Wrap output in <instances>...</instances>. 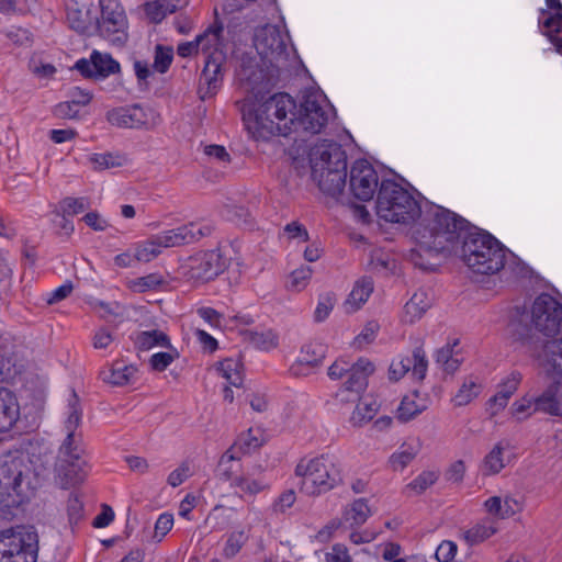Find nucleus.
<instances>
[{"instance_id":"nucleus-30","label":"nucleus","mask_w":562,"mask_h":562,"mask_svg":"<svg viewBox=\"0 0 562 562\" xmlns=\"http://www.w3.org/2000/svg\"><path fill=\"white\" fill-rule=\"evenodd\" d=\"M181 0H155L145 4V13L150 22L160 23L168 14L175 13Z\"/></svg>"},{"instance_id":"nucleus-4","label":"nucleus","mask_w":562,"mask_h":562,"mask_svg":"<svg viewBox=\"0 0 562 562\" xmlns=\"http://www.w3.org/2000/svg\"><path fill=\"white\" fill-rule=\"evenodd\" d=\"M81 417L82 411L79 397L75 390H71L68 400V417L65 422L67 435L59 448L57 465L58 476L65 488L81 484L90 471V465L85 457L81 435L76 434V429L81 423Z\"/></svg>"},{"instance_id":"nucleus-57","label":"nucleus","mask_w":562,"mask_h":562,"mask_svg":"<svg viewBox=\"0 0 562 562\" xmlns=\"http://www.w3.org/2000/svg\"><path fill=\"white\" fill-rule=\"evenodd\" d=\"M54 115L59 119H75L78 115L79 106L72 100L58 103L54 108Z\"/></svg>"},{"instance_id":"nucleus-34","label":"nucleus","mask_w":562,"mask_h":562,"mask_svg":"<svg viewBox=\"0 0 562 562\" xmlns=\"http://www.w3.org/2000/svg\"><path fill=\"white\" fill-rule=\"evenodd\" d=\"M521 382V374L517 371L512 372L504 381L498 384L496 394L491 398L494 405L504 408L510 396L516 392Z\"/></svg>"},{"instance_id":"nucleus-45","label":"nucleus","mask_w":562,"mask_h":562,"mask_svg":"<svg viewBox=\"0 0 562 562\" xmlns=\"http://www.w3.org/2000/svg\"><path fill=\"white\" fill-rule=\"evenodd\" d=\"M439 475L435 471H424L405 486V492H413L414 494L419 495L434 485Z\"/></svg>"},{"instance_id":"nucleus-2","label":"nucleus","mask_w":562,"mask_h":562,"mask_svg":"<svg viewBox=\"0 0 562 562\" xmlns=\"http://www.w3.org/2000/svg\"><path fill=\"white\" fill-rule=\"evenodd\" d=\"M531 321L535 328L547 337L561 334L560 338L544 341L540 351L532 337L521 339L529 346L548 375L562 379V304L552 295L541 293L532 304Z\"/></svg>"},{"instance_id":"nucleus-33","label":"nucleus","mask_w":562,"mask_h":562,"mask_svg":"<svg viewBox=\"0 0 562 562\" xmlns=\"http://www.w3.org/2000/svg\"><path fill=\"white\" fill-rule=\"evenodd\" d=\"M497 527L495 521L492 518L487 517L481 519L471 528L465 530L464 539L469 544L473 546L488 539L490 537L495 535Z\"/></svg>"},{"instance_id":"nucleus-32","label":"nucleus","mask_w":562,"mask_h":562,"mask_svg":"<svg viewBox=\"0 0 562 562\" xmlns=\"http://www.w3.org/2000/svg\"><path fill=\"white\" fill-rule=\"evenodd\" d=\"M89 161L95 171L119 168L127 162V157L119 151L95 153L90 155Z\"/></svg>"},{"instance_id":"nucleus-47","label":"nucleus","mask_w":562,"mask_h":562,"mask_svg":"<svg viewBox=\"0 0 562 562\" xmlns=\"http://www.w3.org/2000/svg\"><path fill=\"white\" fill-rule=\"evenodd\" d=\"M67 516H68V522L74 530V527L78 525V522L83 518V503L76 493H70L68 501H67Z\"/></svg>"},{"instance_id":"nucleus-50","label":"nucleus","mask_w":562,"mask_h":562,"mask_svg":"<svg viewBox=\"0 0 562 562\" xmlns=\"http://www.w3.org/2000/svg\"><path fill=\"white\" fill-rule=\"evenodd\" d=\"M313 270L308 266L300 267L290 274L289 288L294 291H302L308 284Z\"/></svg>"},{"instance_id":"nucleus-36","label":"nucleus","mask_w":562,"mask_h":562,"mask_svg":"<svg viewBox=\"0 0 562 562\" xmlns=\"http://www.w3.org/2000/svg\"><path fill=\"white\" fill-rule=\"evenodd\" d=\"M418 445L404 442L389 458V464L393 471H403L417 456Z\"/></svg>"},{"instance_id":"nucleus-18","label":"nucleus","mask_w":562,"mask_h":562,"mask_svg":"<svg viewBox=\"0 0 562 562\" xmlns=\"http://www.w3.org/2000/svg\"><path fill=\"white\" fill-rule=\"evenodd\" d=\"M374 371L371 361L360 358L356 363L350 364L346 372L347 381L338 390L337 396L341 402H355L360 398L361 393L368 386V378Z\"/></svg>"},{"instance_id":"nucleus-63","label":"nucleus","mask_w":562,"mask_h":562,"mask_svg":"<svg viewBox=\"0 0 562 562\" xmlns=\"http://www.w3.org/2000/svg\"><path fill=\"white\" fill-rule=\"evenodd\" d=\"M114 340L110 330L105 327L99 328L92 336V346L95 349H106Z\"/></svg>"},{"instance_id":"nucleus-41","label":"nucleus","mask_w":562,"mask_h":562,"mask_svg":"<svg viewBox=\"0 0 562 562\" xmlns=\"http://www.w3.org/2000/svg\"><path fill=\"white\" fill-rule=\"evenodd\" d=\"M482 391V385L476 381L469 379L464 381L453 397L456 406H465L471 403Z\"/></svg>"},{"instance_id":"nucleus-55","label":"nucleus","mask_w":562,"mask_h":562,"mask_svg":"<svg viewBox=\"0 0 562 562\" xmlns=\"http://www.w3.org/2000/svg\"><path fill=\"white\" fill-rule=\"evenodd\" d=\"M412 361L411 357H403L397 361H393L389 369V375L391 380L398 381L407 372L411 371Z\"/></svg>"},{"instance_id":"nucleus-61","label":"nucleus","mask_w":562,"mask_h":562,"mask_svg":"<svg viewBox=\"0 0 562 562\" xmlns=\"http://www.w3.org/2000/svg\"><path fill=\"white\" fill-rule=\"evenodd\" d=\"M175 360V356L170 352H157L150 357L149 363L153 370L162 372Z\"/></svg>"},{"instance_id":"nucleus-53","label":"nucleus","mask_w":562,"mask_h":562,"mask_svg":"<svg viewBox=\"0 0 562 562\" xmlns=\"http://www.w3.org/2000/svg\"><path fill=\"white\" fill-rule=\"evenodd\" d=\"M335 302V296L331 293L319 295L318 303L314 312L315 322L321 323L325 321L333 311Z\"/></svg>"},{"instance_id":"nucleus-56","label":"nucleus","mask_w":562,"mask_h":562,"mask_svg":"<svg viewBox=\"0 0 562 562\" xmlns=\"http://www.w3.org/2000/svg\"><path fill=\"white\" fill-rule=\"evenodd\" d=\"M324 559L326 562H351L347 547L341 543H336L330 551L324 552Z\"/></svg>"},{"instance_id":"nucleus-16","label":"nucleus","mask_w":562,"mask_h":562,"mask_svg":"<svg viewBox=\"0 0 562 562\" xmlns=\"http://www.w3.org/2000/svg\"><path fill=\"white\" fill-rule=\"evenodd\" d=\"M227 268V259L220 248L200 251L188 259L186 276L196 282L215 279Z\"/></svg>"},{"instance_id":"nucleus-1","label":"nucleus","mask_w":562,"mask_h":562,"mask_svg":"<svg viewBox=\"0 0 562 562\" xmlns=\"http://www.w3.org/2000/svg\"><path fill=\"white\" fill-rule=\"evenodd\" d=\"M468 221L457 213L438 206L423 231H417L419 238L416 248L412 249L408 259L417 268L432 271L438 266L440 254L452 255L459 247V239L464 233Z\"/></svg>"},{"instance_id":"nucleus-39","label":"nucleus","mask_w":562,"mask_h":562,"mask_svg":"<svg viewBox=\"0 0 562 562\" xmlns=\"http://www.w3.org/2000/svg\"><path fill=\"white\" fill-rule=\"evenodd\" d=\"M370 515L371 510L367 501L364 498H358L346 509L344 519L350 522L351 526H361L367 521Z\"/></svg>"},{"instance_id":"nucleus-48","label":"nucleus","mask_w":562,"mask_h":562,"mask_svg":"<svg viewBox=\"0 0 562 562\" xmlns=\"http://www.w3.org/2000/svg\"><path fill=\"white\" fill-rule=\"evenodd\" d=\"M59 207L65 214L74 216L89 209V201L87 198L67 196L60 201Z\"/></svg>"},{"instance_id":"nucleus-13","label":"nucleus","mask_w":562,"mask_h":562,"mask_svg":"<svg viewBox=\"0 0 562 562\" xmlns=\"http://www.w3.org/2000/svg\"><path fill=\"white\" fill-rule=\"evenodd\" d=\"M100 18L95 19V32L112 45L123 46L128 38V21L119 0H99Z\"/></svg>"},{"instance_id":"nucleus-5","label":"nucleus","mask_w":562,"mask_h":562,"mask_svg":"<svg viewBox=\"0 0 562 562\" xmlns=\"http://www.w3.org/2000/svg\"><path fill=\"white\" fill-rule=\"evenodd\" d=\"M37 475L23 457H10L0 464V519H12L34 495Z\"/></svg>"},{"instance_id":"nucleus-11","label":"nucleus","mask_w":562,"mask_h":562,"mask_svg":"<svg viewBox=\"0 0 562 562\" xmlns=\"http://www.w3.org/2000/svg\"><path fill=\"white\" fill-rule=\"evenodd\" d=\"M38 537L32 527L0 531V562H36Z\"/></svg>"},{"instance_id":"nucleus-46","label":"nucleus","mask_w":562,"mask_h":562,"mask_svg":"<svg viewBox=\"0 0 562 562\" xmlns=\"http://www.w3.org/2000/svg\"><path fill=\"white\" fill-rule=\"evenodd\" d=\"M161 252L160 246L155 240V236L138 245L135 251L137 262H148Z\"/></svg>"},{"instance_id":"nucleus-9","label":"nucleus","mask_w":562,"mask_h":562,"mask_svg":"<svg viewBox=\"0 0 562 562\" xmlns=\"http://www.w3.org/2000/svg\"><path fill=\"white\" fill-rule=\"evenodd\" d=\"M378 215L391 223L409 224L420 216L416 199L393 180H382L376 199Z\"/></svg>"},{"instance_id":"nucleus-6","label":"nucleus","mask_w":562,"mask_h":562,"mask_svg":"<svg viewBox=\"0 0 562 562\" xmlns=\"http://www.w3.org/2000/svg\"><path fill=\"white\" fill-rule=\"evenodd\" d=\"M453 254L459 255L469 269L479 274L498 272L506 259L504 246L490 233L472 227L469 222Z\"/></svg>"},{"instance_id":"nucleus-38","label":"nucleus","mask_w":562,"mask_h":562,"mask_svg":"<svg viewBox=\"0 0 562 562\" xmlns=\"http://www.w3.org/2000/svg\"><path fill=\"white\" fill-rule=\"evenodd\" d=\"M417 394L406 395L402 398L400 406L396 411L398 420L407 423L414 419L417 415L422 414L426 409L425 404H418L416 402Z\"/></svg>"},{"instance_id":"nucleus-40","label":"nucleus","mask_w":562,"mask_h":562,"mask_svg":"<svg viewBox=\"0 0 562 562\" xmlns=\"http://www.w3.org/2000/svg\"><path fill=\"white\" fill-rule=\"evenodd\" d=\"M326 347L317 341H311L305 344L300 351L299 358L305 364L312 366L313 368L319 366L325 358Z\"/></svg>"},{"instance_id":"nucleus-58","label":"nucleus","mask_w":562,"mask_h":562,"mask_svg":"<svg viewBox=\"0 0 562 562\" xmlns=\"http://www.w3.org/2000/svg\"><path fill=\"white\" fill-rule=\"evenodd\" d=\"M456 553L457 544L452 541L445 540L438 546L435 557L438 562H450L454 558Z\"/></svg>"},{"instance_id":"nucleus-37","label":"nucleus","mask_w":562,"mask_h":562,"mask_svg":"<svg viewBox=\"0 0 562 562\" xmlns=\"http://www.w3.org/2000/svg\"><path fill=\"white\" fill-rule=\"evenodd\" d=\"M243 364L238 359L227 358L218 363L217 370L224 379L233 386H240L243 383Z\"/></svg>"},{"instance_id":"nucleus-60","label":"nucleus","mask_w":562,"mask_h":562,"mask_svg":"<svg viewBox=\"0 0 562 562\" xmlns=\"http://www.w3.org/2000/svg\"><path fill=\"white\" fill-rule=\"evenodd\" d=\"M513 412L517 418L521 419L535 411V397L525 396L513 404Z\"/></svg>"},{"instance_id":"nucleus-10","label":"nucleus","mask_w":562,"mask_h":562,"mask_svg":"<svg viewBox=\"0 0 562 562\" xmlns=\"http://www.w3.org/2000/svg\"><path fill=\"white\" fill-rule=\"evenodd\" d=\"M295 475L301 477L300 491L307 496L325 494L341 482L337 461L328 454L302 459L295 467Z\"/></svg>"},{"instance_id":"nucleus-17","label":"nucleus","mask_w":562,"mask_h":562,"mask_svg":"<svg viewBox=\"0 0 562 562\" xmlns=\"http://www.w3.org/2000/svg\"><path fill=\"white\" fill-rule=\"evenodd\" d=\"M212 232L213 227L210 224L190 222L154 236L160 248H168L196 243L203 237L210 236Z\"/></svg>"},{"instance_id":"nucleus-20","label":"nucleus","mask_w":562,"mask_h":562,"mask_svg":"<svg viewBox=\"0 0 562 562\" xmlns=\"http://www.w3.org/2000/svg\"><path fill=\"white\" fill-rule=\"evenodd\" d=\"M75 68L87 78L109 77L120 71V64L110 54L93 50L90 59H79Z\"/></svg>"},{"instance_id":"nucleus-28","label":"nucleus","mask_w":562,"mask_h":562,"mask_svg":"<svg viewBox=\"0 0 562 562\" xmlns=\"http://www.w3.org/2000/svg\"><path fill=\"white\" fill-rule=\"evenodd\" d=\"M507 445L503 441L497 442L491 451L484 457L480 465V471L484 476L498 474L506 465L504 452Z\"/></svg>"},{"instance_id":"nucleus-22","label":"nucleus","mask_w":562,"mask_h":562,"mask_svg":"<svg viewBox=\"0 0 562 562\" xmlns=\"http://www.w3.org/2000/svg\"><path fill=\"white\" fill-rule=\"evenodd\" d=\"M20 416V406L13 392L0 387V432L10 430Z\"/></svg>"},{"instance_id":"nucleus-43","label":"nucleus","mask_w":562,"mask_h":562,"mask_svg":"<svg viewBox=\"0 0 562 562\" xmlns=\"http://www.w3.org/2000/svg\"><path fill=\"white\" fill-rule=\"evenodd\" d=\"M379 405L375 401H360L351 415V422L356 426H361L370 422L376 414Z\"/></svg>"},{"instance_id":"nucleus-23","label":"nucleus","mask_w":562,"mask_h":562,"mask_svg":"<svg viewBox=\"0 0 562 562\" xmlns=\"http://www.w3.org/2000/svg\"><path fill=\"white\" fill-rule=\"evenodd\" d=\"M535 411L562 415V383H552L540 396L535 397Z\"/></svg>"},{"instance_id":"nucleus-35","label":"nucleus","mask_w":562,"mask_h":562,"mask_svg":"<svg viewBox=\"0 0 562 562\" xmlns=\"http://www.w3.org/2000/svg\"><path fill=\"white\" fill-rule=\"evenodd\" d=\"M135 347L140 351H147L153 347H170L169 337L161 330L153 329L138 333L134 338Z\"/></svg>"},{"instance_id":"nucleus-12","label":"nucleus","mask_w":562,"mask_h":562,"mask_svg":"<svg viewBox=\"0 0 562 562\" xmlns=\"http://www.w3.org/2000/svg\"><path fill=\"white\" fill-rule=\"evenodd\" d=\"M288 34L277 25L267 24L256 30L254 46L262 64L280 70L286 66L290 50L286 44Z\"/></svg>"},{"instance_id":"nucleus-8","label":"nucleus","mask_w":562,"mask_h":562,"mask_svg":"<svg viewBox=\"0 0 562 562\" xmlns=\"http://www.w3.org/2000/svg\"><path fill=\"white\" fill-rule=\"evenodd\" d=\"M314 173L319 172V189L329 195L342 192L347 178V156L337 143H324L311 154Z\"/></svg>"},{"instance_id":"nucleus-49","label":"nucleus","mask_w":562,"mask_h":562,"mask_svg":"<svg viewBox=\"0 0 562 562\" xmlns=\"http://www.w3.org/2000/svg\"><path fill=\"white\" fill-rule=\"evenodd\" d=\"M173 50L171 47H165L162 45H157L155 50V59L153 67L156 71L160 74H165L172 61Z\"/></svg>"},{"instance_id":"nucleus-3","label":"nucleus","mask_w":562,"mask_h":562,"mask_svg":"<svg viewBox=\"0 0 562 562\" xmlns=\"http://www.w3.org/2000/svg\"><path fill=\"white\" fill-rule=\"evenodd\" d=\"M246 105L241 108L243 120L254 138L269 139L274 135L288 136L293 132L296 104L290 94L276 93L256 109H246Z\"/></svg>"},{"instance_id":"nucleus-51","label":"nucleus","mask_w":562,"mask_h":562,"mask_svg":"<svg viewBox=\"0 0 562 562\" xmlns=\"http://www.w3.org/2000/svg\"><path fill=\"white\" fill-rule=\"evenodd\" d=\"M165 282L164 278L158 273H150L145 277L137 278L133 281V290L139 293L155 290Z\"/></svg>"},{"instance_id":"nucleus-54","label":"nucleus","mask_w":562,"mask_h":562,"mask_svg":"<svg viewBox=\"0 0 562 562\" xmlns=\"http://www.w3.org/2000/svg\"><path fill=\"white\" fill-rule=\"evenodd\" d=\"M296 501V495L293 490H286L276 498L271 505V512L274 515L285 514Z\"/></svg>"},{"instance_id":"nucleus-19","label":"nucleus","mask_w":562,"mask_h":562,"mask_svg":"<svg viewBox=\"0 0 562 562\" xmlns=\"http://www.w3.org/2000/svg\"><path fill=\"white\" fill-rule=\"evenodd\" d=\"M349 184L355 198L364 202L370 201L378 189V173L368 160H357L350 170Z\"/></svg>"},{"instance_id":"nucleus-64","label":"nucleus","mask_w":562,"mask_h":562,"mask_svg":"<svg viewBox=\"0 0 562 562\" xmlns=\"http://www.w3.org/2000/svg\"><path fill=\"white\" fill-rule=\"evenodd\" d=\"M190 476V467L187 463H182L179 468L173 470L167 479L170 486L177 487L181 485Z\"/></svg>"},{"instance_id":"nucleus-27","label":"nucleus","mask_w":562,"mask_h":562,"mask_svg":"<svg viewBox=\"0 0 562 562\" xmlns=\"http://www.w3.org/2000/svg\"><path fill=\"white\" fill-rule=\"evenodd\" d=\"M137 373V368L132 364H125L123 361H116L111 369L103 371L102 379L112 385L123 386L131 383Z\"/></svg>"},{"instance_id":"nucleus-21","label":"nucleus","mask_w":562,"mask_h":562,"mask_svg":"<svg viewBox=\"0 0 562 562\" xmlns=\"http://www.w3.org/2000/svg\"><path fill=\"white\" fill-rule=\"evenodd\" d=\"M108 122L121 128H138L146 124L147 115L139 105L121 106L106 114Z\"/></svg>"},{"instance_id":"nucleus-24","label":"nucleus","mask_w":562,"mask_h":562,"mask_svg":"<svg viewBox=\"0 0 562 562\" xmlns=\"http://www.w3.org/2000/svg\"><path fill=\"white\" fill-rule=\"evenodd\" d=\"M67 23L69 27L81 35H92L95 32L97 15L92 14L91 9L68 8Z\"/></svg>"},{"instance_id":"nucleus-14","label":"nucleus","mask_w":562,"mask_h":562,"mask_svg":"<svg viewBox=\"0 0 562 562\" xmlns=\"http://www.w3.org/2000/svg\"><path fill=\"white\" fill-rule=\"evenodd\" d=\"M279 70L271 68L269 64H259L256 57L244 55L236 70V78L240 89L256 100L266 90Z\"/></svg>"},{"instance_id":"nucleus-59","label":"nucleus","mask_w":562,"mask_h":562,"mask_svg":"<svg viewBox=\"0 0 562 562\" xmlns=\"http://www.w3.org/2000/svg\"><path fill=\"white\" fill-rule=\"evenodd\" d=\"M173 516L169 513L159 515L155 524V537L160 541L172 528Z\"/></svg>"},{"instance_id":"nucleus-42","label":"nucleus","mask_w":562,"mask_h":562,"mask_svg":"<svg viewBox=\"0 0 562 562\" xmlns=\"http://www.w3.org/2000/svg\"><path fill=\"white\" fill-rule=\"evenodd\" d=\"M248 538L244 529L231 532L223 548V557L226 559L236 557L248 541Z\"/></svg>"},{"instance_id":"nucleus-62","label":"nucleus","mask_w":562,"mask_h":562,"mask_svg":"<svg viewBox=\"0 0 562 562\" xmlns=\"http://www.w3.org/2000/svg\"><path fill=\"white\" fill-rule=\"evenodd\" d=\"M379 329V325L375 322H369L363 330L355 338V345L362 347L373 341L375 334Z\"/></svg>"},{"instance_id":"nucleus-7","label":"nucleus","mask_w":562,"mask_h":562,"mask_svg":"<svg viewBox=\"0 0 562 562\" xmlns=\"http://www.w3.org/2000/svg\"><path fill=\"white\" fill-rule=\"evenodd\" d=\"M223 31L221 25H211L204 33L198 35L194 41L179 44L177 52L181 57H189L196 54L200 49L206 53L211 48L212 52L205 56L204 67L200 76L199 93L202 100L214 95L222 83V64L224 56L217 52L220 36Z\"/></svg>"},{"instance_id":"nucleus-52","label":"nucleus","mask_w":562,"mask_h":562,"mask_svg":"<svg viewBox=\"0 0 562 562\" xmlns=\"http://www.w3.org/2000/svg\"><path fill=\"white\" fill-rule=\"evenodd\" d=\"M412 361V374L417 380H423L426 376L428 361L426 359L425 351L422 348H416L411 356Z\"/></svg>"},{"instance_id":"nucleus-31","label":"nucleus","mask_w":562,"mask_h":562,"mask_svg":"<svg viewBox=\"0 0 562 562\" xmlns=\"http://www.w3.org/2000/svg\"><path fill=\"white\" fill-rule=\"evenodd\" d=\"M549 9L555 10V14L547 18L543 26L550 32L562 33V4L560 0H546ZM551 42L557 47V50L562 54V36L551 35Z\"/></svg>"},{"instance_id":"nucleus-26","label":"nucleus","mask_w":562,"mask_h":562,"mask_svg":"<svg viewBox=\"0 0 562 562\" xmlns=\"http://www.w3.org/2000/svg\"><path fill=\"white\" fill-rule=\"evenodd\" d=\"M261 446L260 439L254 435L252 429H248L238 436L235 442L224 453V462L226 460H240L245 454L255 451Z\"/></svg>"},{"instance_id":"nucleus-15","label":"nucleus","mask_w":562,"mask_h":562,"mask_svg":"<svg viewBox=\"0 0 562 562\" xmlns=\"http://www.w3.org/2000/svg\"><path fill=\"white\" fill-rule=\"evenodd\" d=\"M330 108L324 97L310 92L303 97L300 110L294 111L293 132L302 130L311 134H318L327 125Z\"/></svg>"},{"instance_id":"nucleus-29","label":"nucleus","mask_w":562,"mask_h":562,"mask_svg":"<svg viewBox=\"0 0 562 562\" xmlns=\"http://www.w3.org/2000/svg\"><path fill=\"white\" fill-rule=\"evenodd\" d=\"M373 289L374 284L372 278L362 277L355 283L348 299L346 300V306L350 307L351 311L360 308V306L368 301Z\"/></svg>"},{"instance_id":"nucleus-44","label":"nucleus","mask_w":562,"mask_h":562,"mask_svg":"<svg viewBox=\"0 0 562 562\" xmlns=\"http://www.w3.org/2000/svg\"><path fill=\"white\" fill-rule=\"evenodd\" d=\"M231 485L249 495H256L268 487L262 479H252L248 474L236 476Z\"/></svg>"},{"instance_id":"nucleus-25","label":"nucleus","mask_w":562,"mask_h":562,"mask_svg":"<svg viewBox=\"0 0 562 562\" xmlns=\"http://www.w3.org/2000/svg\"><path fill=\"white\" fill-rule=\"evenodd\" d=\"M431 304L432 297L428 291L423 289L416 291L404 306V322L413 324L420 319Z\"/></svg>"}]
</instances>
